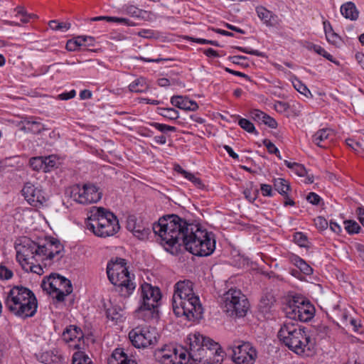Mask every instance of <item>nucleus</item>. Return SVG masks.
Instances as JSON below:
<instances>
[{"label": "nucleus", "instance_id": "obj_1", "mask_svg": "<svg viewBox=\"0 0 364 364\" xmlns=\"http://www.w3.org/2000/svg\"><path fill=\"white\" fill-rule=\"evenodd\" d=\"M152 230L158 235L167 250L176 245L198 257L211 255L215 250V237L198 223H188L176 215H168L153 224Z\"/></svg>", "mask_w": 364, "mask_h": 364}, {"label": "nucleus", "instance_id": "obj_2", "mask_svg": "<svg viewBox=\"0 0 364 364\" xmlns=\"http://www.w3.org/2000/svg\"><path fill=\"white\" fill-rule=\"evenodd\" d=\"M189 358L196 364H217L222 361L223 351L213 340L198 332L191 333L187 338Z\"/></svg>", "mask_w": 364, "mask_h": 364}, {"label": "nucleus", "instance_id": "obj_3", "mask_svg": "<svg viewBox=\"0 0 364 364\" xmlns=\"http://www.w3.org/2000/svg\"><path fill=\"white\" fill-rule=\"evenodd\" d=\"M278 338L289 350L300 355L314 353L315 341L301 328L292 322H286L278 332Z\"/></svg>", "mask_w": 364, "mask_h": 364}, {"label": "nucleus", "instance_id": "obj_4", "mask_svg": "<svg viewBox=\"0 0 364 364\" xmlns=\"http://www.w3.org/2000/svg\"><path fill=\"white\" fill-rule=\"evenodd\" d=\"M5 306L14 314L27 318L37 310V300L31 290L23 286H14L7 293Z\"/></svg>", "mask_w": 364, "mask_h": 364}, {"label": "nucleus", "instance_id": "obj_5", "mask_svg": "<svg viewBox=\"0 0 364 364\" xmlns=\"http://www.w3.org/2000/svg\"><path fill=\"white\" fill-rule=\"evenodd\" d=\"M86 225L88 230L101 237L112 236L120 228L116 215L102 207L92 208Z\"/></svg>", "mask_w": 364, "mask_h": 364}, {"label": "nucleus", "instance_id": "obj_6", "mask_svg": "<svg viewBox=\"0 0 364 364\" xmlns=\"http://www.w3.org/2000/svg\"><path fill=\"white\" fill-rule=\"evenodd\" d=\"M107 274L110 282L117 287L121 296L128 297L132 294L136 284L131 279L126 259L120 257L110 259L107 265Z\"/></svg>", "mask_w": 364, "mask_h": 364}, {"label": "nucleus", "instance_id": "obj_7", "mask_svg": "<svg viewBox=\"0 0 364 364\" xmlns=\"http://www.w3.org/2000/svg\"><path fill=\"white\" fill-rule=\"evenodd\" d=\"M161 299V293L159 287L146 282L141 284L139 306L134 311L135 317L145 321L156 318Z\"/></svg>", "mask_w": 364, "mask_h": 364}, {"label": "nucleus", "instance_id": "obj_8", "mask_svg": "<svg viewBox=\"0 0 364 364\" xmlns=\"http://www.w3.org/2000/svg\"><path fill=\"white\" fill-rule=\"evenodd\" d=\"M15 249L16 250V260L21 266L23 263L29 261L35 260L38 262L44 260L46 255V245L36 243L30 238L23 237L18 240L15 243Z\"/></svg>", "mask_w": 364, "mask_h": 364}, {"label": "nucleus", "instance_id": "obj_9", "mask_svg": "<svg viewBox=\"0 0 364 364\" xmlns=\"http://www.w3.org/2000/svg\"><path fill=\"white\" fill-rule=\"evenodd\" d=\"M172 307L177 317L184 316L188 321L201 318L203 313V306L197 295L175 299L172 301Z\"/></svg>", "mask_w": 364, "mask_h": 364}, {"label": "nucleus", "instance_id": "obj_10", "mask_svg": "<svg viewBox=\"0 0 364 364\" xmlns=\"http://www.w3.org/2000/svg\"><path fill=\"white\" fill-rule=\"evenodd\" d=\"M223 308L230 316L243 317L249 308V301L240 289H230L223 296Z\"/></svg>", "mask_w": 364, "mask_h": 364}, {"label": "nucleus", "instance_id": "obj_11", "mask_svg": "<svg viewBox=\"0 0 364 364\" xmlns=\"http://www.w3.org/2000/svg\"><path fill=\"white\" fill-rule=\"evenodd\" d=\"M284 312L291 320L308 322L314 318L316 310L309 301L294 298L284 307Z\"/></svg>", "mask_w": 364, "mask_h": 364}, {"label": "nucleus", "instance_id": "obj_12", "mask_svg": "<svg viewBox=\"0 0 364 364\" xmlns=\"http://www.w3.org/2000/svg\"><path fill=\"white\" fill-rule=\"evenodd\" d=\"M100 188L92 183H85L82 186L75 185L71 188L70 197L77 203L88 205L97 203L102 198Z\"/></svg>", "mask_w": 364, "mask_h": 364}, {"label": "nucleus", "instance_id": "obj_13", "mask_svg": "<svg viewBox=\"0 0 364 364\" xmlns=\"http://www.w3.org/2000/svg\"><path fill=\"white\" fill-rule=\"evenodd\" d=\"M47 282L49 284V291L47 289V294L51 295L58 302L63 301L65 296L73 291L70 281L58 274H50L47 277Z\"/></svg>", "mask_w": 364, "mask_h": 364}, {"label": "nucleus", "instance_id": "obj_14", "mask_svg": "<svg viewBox=\"0 0 364 364\" xmlns=\"http://www.w3.org/2000/svg\"><path fill=\"white\" fill-rule=\"evenodd\" d=\"M129 338L137 348H146L157 343L158 333L154 328L136 327L129 333Z\"/></svg>", "mask_w": 364, "mask_h": 364}, {"label": "nucleus", "instance_id": "obj_15", "mask_svg": "<svg viewBox=\"0 0 364 364\" xmlns=\"http://www.w3.org/2000/svg\"><path fill=\"white\" fill-rule=\"evenodd\" d=\"M232 360L237 364H253L257 351L248 342H237L232 346Z\"/></svg>", "mask_w": 364, "mask_h": 364}, {"label": "nucleus", "instance_id": "obj_16", "mask_svg": "<svg viewBox=\"0 0 364 364\" xmlns=\"http://www.w3.org/2000/svg\"><path fill=\"white\" fill-rule=\"evenodd\" d=\"M63 252L64 246L58 239L47 236V260L59 261Z\"/></svg>", "mask_w": 364, "mask_h": 364}, {"label": "nucleus", "instance_id": "obj_17", "mask_svg": "<svg viewBox=\"0 0 364 364\" xmlns=\"http://www.w3.org/2000/svg\"><path fill=\"white\" fill-rule=\"evenodd\" d=\"M155 356L161 364H173V360L177 359V349L172 345H165L156 351Z\"/></svg>", "mask_w": 364, "mask_h": 364}, {"label": "nucleus", "instance_id": "obj_18", "mask_svg": "<svg viewBox=\"0 0 364 364\" xmlns=\"http://www.w3.org/2000/svg\"><path fill=\"white\" fill-rule=\"evenodd\" d=\"M193 283L190 280H183L178 282L174 285V293L172 301L180 297L187 298L196 295L193 291Z\"/></svg>", "mask_w": 364, "mask_h": 364}, {"label": "nucleus", "instance_id": "obj_19", "mask_svg": "<svg viewBox=\"0 0 364 364\" xmlns=\"http://www.w3.org/2000/svg\"><path fill=\"white\" fill-rule=\"evenodd\" d=\"M171 103L173 106L184 110L196 111L198 108L196 102L180 95L173 96L171 98Z\"/></svg>", "mask_w": 364, "mask_h": 364}, {"label": "nucleus", "instance_id": "obj_20", "mask_svg": "<svg viewBox=\"0 0 364 364\" xmlns=\"http://www.w3.org/2000/svg\"><path fill=\"white\" fill-rule=\"evenodd\" d=\"M62 336L66 343L75 341H80L84 337V333L80 327L70 325L63 331Z\"/></svg>", "mask_w": 364, "mask_h": 364}, {"label": "nucleus", "instance_id": "obj_21", "mask_svg": "<svg viewBox=\"0 0 364 364\" xmlns=\"http://www.w3.org/2000/svg\"><path fill=\"white\" fill-rule=\"evenodd\" d=\"M108 364H137L134 360L129 358L122 348L115 349L108 359Z\"/></svg>", "mask_w": 364, "mask_h": 364}, {"label": "nucleus", "instance_id": "obj_22", "mask_svg": "<svg viewBox=\"0 0 364 364\" xmlns=\"http://www.w3.org/2000/svg\"><path fill=\"white\" fill-rule=\"evenodd\" d=\"M289 261L296 266L305 275L313 274V268L306 262L298 255L291 253L288 256Z\"/></svg>", "mask_w": 364, "mask_h": 364}, {"label": "nucleus", "instance_id": "obj_23", "mask_svg": "<svg viewBox=\"0 0 364 364\" xmlns=\"http://www.w3.org/2000/svg\"><path fill=\"white\" fill-rule=\"evenodd\" d=\"M256 12L258 17L264 24L267 26H274L277 23V16L274 15L272 11L266 9L263 6H257L256 8Z\"/></svg>", "mask_w": 364, "mask_h": 364}, {"label": "nucleus", "instance_id": "obj_24", "mask_svg": "<svg viewBox=\"0 0 364 364\" xmlns=\"http://www.w3.org/2000/svg\"><path fill=\"white\" fill-rule=\"evenodd\" d=\"M331 132V130L329 129H319L312 136V141L318 146L326 148L328 145L327 141L330 138Z\"/></svg>", "mask_w": 364, "mask_h": 364}, {"label": "nucleus", "instance_id": "obj_25", "mask_svg": "<svg viewBox=\"0 0 364 364\" xmlns=\"http://www.w3.org/2000/svg\"><path fill=\"white\" fill-rule=\"evenodd\" d=\"M341 14L351 21L357 20L359 12L354 3L351 1L346 2L341 6Z\"/></svg>", "mask_w": 364, "mask_h": 364}, {"label": "nucleus", "instance_id": "obj_26", "mask_svg": "<svg viewBox=\"0 0 364 364\" xmlns=\"http://www.w3.org/2000/svg\"><path fill=\"white\" fill-rule=\"evenodd\" d=\"M47 364H66V362L61 351L54 348L47 352Z\"/></svg>", "mask_w": 364, "mask_h": 364}, {"label": "nucleus", "instance_id": "obj_27", "mask_svg": "<svg viewBox=\"0 0 364 364\" xmlns=\"http://www.w3.org/2000/svg\"><path fill=\"white\" fill-rule=\"evenodd\" d=\"M273 185L274 189L283 196H287V193L290 191V184L284 178H274Z\"/></svg>", "mask_w": 364, "mask_h": 364}, {"label": "nucleus", "instance_id": "obj_28", "mask_svg": "<svg viewBox=\"0 0 364 364\" xmlns=\"http://www.w3.org/2000/svg\"><path fill=\"white\" fill-rule=\"evenodd\" d=\"M149 85L146 80L144 77H139L134 80L129 85V90L134 92H143L148 90Z\"/></svg>", "mask_w": 364, "mask_h": 364}, {"label": "nucleus", "instance_id": "obj_29", "mask_svg": "<svg viewBox=\"0 0 364 364\" xmlns=\"http://www.w3.org/2000/svg\"><path fill=\"white\" fill-rule=\"evenodd\" d=\"M106 314L108 319L117 323L122 321V309L120 306L117 305L111 306L107 309Z\"/></svg>", "mask_w": 364, "mask_h": 364}, {"label": "nucleus", "instance_id": "obj_30", "mask_svg": "<svg viewBox=\"0 0 364 364\" xmlns=\"http://www.w3.org/2000/svg\"><path fill=\"white\" fill-rule=\"evenodd\" d=\"M31 200L30 202L33 206L41 208L46 203L45 192L42 189L36 188L35 193L31 196Z\"/></svg>", "mask_w": 364, "mask_h": 364}, {"label": "nucleus", "instance_id": "obj_31", "mask_svg": "<svg viewBox=\"0 0 364 364\" xmlns=\"http://www.w3.org/2000/svg\"><path fill=\"white\" fill-rule=\"evenodd\" d=\"M122 11L124 14L134 18L143 17L142 14L144 13V11L142 9H139L134 5L129 4H124L122 8Z\"/></svg>", "mask_w": 364, "mask_h": 364}, {"label": "nucleus", "instance_id": "obj_32", "mask_svg": "<svg viewBox=\"0 0 364 364\" xmlns=\"http://www.w3.org/2000/svg\"><path fill=\"white\" fill-rule=\"evenodd\" d=\"M29 164L34 171H39L42 170L43 172H46V157H32L29 161Z\"/></svg>", "mask_w": 364, "mask_h": 364}, {"label": "nucleus", "instance_id": "obj_33", "mask_svg": "<svg viewBox=\"0 0 364 364\" xmlns=\"http://www.w3.org/2000/svg\"><path fill=\"white\" fill-rule=\"evenodd\" d=\"M72 364H92V361L85 352L77 351L73 355Z\"/></svg>", "mask_w": 364, "mask_h": 364}, {"label": "nucleus", "instance_id": "obj_34", "mask_svg": "<svg viewBox=\"0 0 364 364\" xmlns=\"http://www.w3.org/2000/svg\"><path fill=\"white\" fill-rule=\"evenodd\" d=\"M34 260L29 261L27 263H23L21 267L26 272H31L35 273L38 275H41L43 274V269L42 264H35Z\"/></svg>", "mask_w": 364, "mask_h": 364}, {"label": "nucleus", "instance_id": "obj_35", "mask_svg": "<svg viewBox=\"0 0 364 364\" xmlns=\"http://www.w3.org/2000/svg\"><path fill=\"white\" fill-rule=\"evenodd\" d=\"M234 117L239 119L238 124L240 127L249 133H254L257 135L258 132L255 129L254 124L248 119L240 118L239 115H235Z\"/></svg>", "mask_w": 364, "mask_h": 364}, {"label": "nucleus", "instance_id": "obj_36", "mask_svg": "<svg viewBox=\"0 0 364 364\" xmlns=\"http://www.w3.org/2000/svg\"><path fill=\"white\" fill-rule=\"evenodd\" d=\"M48 26L53 31L65 32L70 29L71 24L69 22H60L57 20L50 21Z\"/></svg>", "mask_w": 364, "mask_h": 364}, {"label": "nucleus", "instance_id": "obj_37", "mask_svg": "<svg viewBox=\"0 0 364 364\" xmlns=\"http://www.w3.org/2000/svg\"><path fill=\"white\" fill-rule=\"evenodd\" d=\"M349 326L352 327L353 331L358 334L364 333L363 321L360 317H350Z\"/></svg>", "mask_w": 364, "mask_h": 364}, {"label": "nucleus", "instance_id": "obj_38", "mask_svg": "<svg viewBox=\"0 0 364 364\" xmlns=\"http://www.w3.org/2000/svg\"><path fill=\"white\" fill-rule=\"evenodd\" d=\"M47 173L51 170L58 168L63 163V159L56 155H50L47 156Z\"/></svg>", "mask_w": 364, "mask_h": 364}, {"label": "nucleus", "instance_id": "obj_39", "mask_svg": "<svg viewBox=\"0 0 364 364\" xmlns=\"http://www.w3.org/2000/svg\"><path fill=\"white\" fill-rule=\"evenodd\" d=\"M159 114L164 117L171 120L176 119L179 117V113L174 108H159Z\"/></svg>", "mask_w": 364, "mask_h": 364}, {"label": "nucleus", "instance_id": "obj_40", "mask_svg": "<svg viewBox=\"0 0 364 364\" xmlns=\"http://www.w3.org/2000/svg\"><path fill=\"white\" fill-rule=\"evenodd\" d=\"M80 41H83V39L79 36L68 40L66 43L65 48L68 51L77 50L82 46Z\"/></svg>", "mask_w": 364, "mask_h": 364}, {"label": "nucleus", "instance_id": "obj_41", "mask_svg": "<svg viewBox=\"0 0 364 364\" xmlns=\"http://www.w3.org/2000/svg\"><path fill=\"white\" fill-rule=\"evenodd\" d=\"M150 233L149 228L142 227L137 224L136 228L133 231V235L138 237L139 240H144L147 238Z\"/></svg>", "mask_w": 364, "mask_h": 364}, {"label": "nucleus", "instance_id": "obj_42", "mask_svg": "<svg viewBox=\"0 0 364 364\" xmlns=\"http://www.w3.org/2000/svg\"><path fill=\"white\" fill-rule=\"evenodd\" d=\"M14 275L13 271L6 265V263L0 264V279L9 280Z\"/></svg>", "mask_w": 364, "mask_h": 364}, {"label": "nucleus", "instance_id": "obj_43", "mask_svg": "<svg viewBox=\"0 0 364 364\" xmlns=\"http://www.w3.org/2000/svg\"><path fill=\"white\" fill-rule=\"evenodd\" d=\"M294 87L301 94L304 95L306 97L311 95V92L308 89V87L301 82V80L296 78L293 82Z\"/></svg>", "mask_w": 364, "mask_h": 364}, {"label": "nucleus", "instance_id": "obj_44", "mask_svg": "<svg viewBox=\"0 0 364 364\" xmlns=\"http://www.w3.org/2000/svg\"><path fill=\"white\" fill-rule=\"evenodd\" d=\"M149 124L159 130V132L166 134L168 132H175L176 131V127L170 126L165 124H160L158 122H151Z\"/></svg>", "mask_w": 364, "mask_h": 364}, {"label": "nucleus", "instance_id": "obj_45", "mask_svg": "<svg viewBox=\"0 0 364 364\" xmlns=\"http://www.w3.org/2000/svg\"><path fill=\"white\" fill-rule=\"evenodd\" d=\"M345 229L349 234L358 233L361 229L358 223L353 220H346L344 222Z\"/></svg>", "mask_w": 364, "mask_h": 364}, {"label": "nucleus", "instance_id": "obj_46", "mask_svg": "<svg viewBox=\"0 0 364 364\" xmlns=\"http://www.w3.org/2000/svg\"><path fill=\"white\" fill-rule=\"evenodd\" d=\"M263 144L266 146L268 152L269 154H275L279 159H282V156L280 155L279 149L275 146V145L269 139H264L263 141Z\"/></svg>", "mask_w": 364, "mask_h": 364}, {"label": "nucleus", "instance_id": "obj_47", "mask_svg": "<svg viewBox=\"0 0 364 364\" xmlns=\"http://www.w3.org/2000/svg\"><path fill=\"white\" fill-rule=\"evenodd\" d=\"M294 241L300 247H306L308 243L307 237L303 232H296L294 235Z\"/></svg>", "mask_w": 364, "mask_h": 364}, {"label": "nucleus", "instance_id": "obj_48", "mask_svg": "<svg viewBox=\"0 0 364 364\" xmlns=\"http://www.w3.org/2000/svg\"><path fill=\"white\" fill-rule=\"evenodd\" d=\"M313 49L314 50L318 53V55H322L323 57H324L325 58H326L327 60H328L329 61L331 62H333L335 63V60L333 59V57L332 55H331L330 53H328L323 48H322L321 46H318V45H314L313 46Z\"/></svg>", "mask_w": 364, "mask_h": 364}, {"label": "nucleus", "instance_id": "obj_49", "mask_svg": "<svg viewBox=\"0 0 364 364\" xmlns=\"http://www.w3.org/2000/svg\"><path fill=\"white\" fill-rule=\"evenodd\" d=\"M184 178L191 181L197 188L200 189H203L205 188V185L203 183L202 180L198 177L196 176L192 173L188 172L186 176H185Z\"/></svg>", "mask_w": 364, "mask_h": 364}, {"label": "nucleus", "instance_id": "obj_50", "mask_svg": "<svg viewBox=\"0 0 364 364\" xmlns=\"http://www.w3.org/2000/svg\"><path fill=\"white\" fill-rule=\"evenodd\" d=\"M235 49H237L242 53H247V54H250V55H256V56L262 57V58L267 57V55L264 53L261 52L257 50H253V49H250L249 48H244V47H240V46H236Z\"/></svg>", "mask_w": 364, "mask_h": 364}, {"label": "nucleus", "instance_id": "obj_51", "mask_svg": "<svg viewBox=\"0 0 364 364\" xmlns=\"http://www.w3.org/2000/svg\"><path fill=\"white\" fill-rule=\"evenodd\" d=\"M36 188L33 186L31 184H26L22 189V194L24 196L25 198L30 203L31 200V196L35 193Z\"/></svg>", "mask_w": 364, "mask_h": 364}, {"label": "nucleus", "instance_id": "obj_52", "mask_svg": "<svg viewBox=\"0 0 364 364\" xmlns=\"http://www.w3.org/2000/svg\"><path fill=\"white\" fill-rule=\"evenodd\" d=\"M326 40L329 43L335 46L336 47H340L342 43L341 38L335 32L328 34L326 37Z\"/></svg>", "mask_w": 364, "mask_h": 364}, {"label": "nucleus", "instance_id": "obj_53", "mask_svg": "<svg viewBox=\"0 0 364 364\" xmlns=\"http://www.w3.org/2000/svg\"><path fill=\"white\" fill-rule=\"evenodd\" d=\"M258 194L259 191L257 189L255 190L254 192H252L251 189L246 188L243 191L245 198L251 203H253L257 199Z\"/></svg>", "mask_w": 364, "mask_h": 364}, {"label": "nucleus", "instance_id": "obj_54", "mask_svg": "<svg viewBox=\"0 0 364 364\" xmlns=\"http://www.w3.org/2000/svg\"><path fill=\"white\" fill-rule=\"evenodd\" d=\"M26 126L28 129H31L33 132H39L43 129V125L39 122L33 120H28L26 122Z\"/></svg>", "mask_w": 364, "mask_h": 364}, {"label": "nucleus", "instance_id": "obj_55", "mask_svg": "<svg viewBox=\"0 0 364 364\" xmlns=\"http://www.w3.org/2000/svg\"><path fill=\"white\" fill-rule=\"evenodd\" d=\"M314 223L316 227L321 230H324L328 228L327 220L321 216L316 217L314 219Z\"/></svg>", "mask_w": 364, "mask_h": 364}, {"label": "nucleus", "instance_id": "obj_56", "mask_svg": "<svg viewBox=\"0 0 364 364\" xmlns=\"http://www.w3.org/2000/svg\"><path fill=\"white\" fill-rule=\"evenodd\" d=\"M265 113L259 109H253L250 112L251 118L258 122H262Z\"/></svg>", "mask_w": 364, "mask_h": 364}, {"label": "nucleus", "instance_id": "obj_57", "mask_svg": "<svg viewBox=\"0 0 364 364\" xmlns=\"http://www.w3.org/2000/svg\"><path fill=\"white\" fill-rule=\"evenodd\" d=\"M108 22H114L120 24L127 25V26H133V23H131L130 20L126 18H119V17H109L107 18Z\"/></svg>", "mask_w": 364, "mask_h": 364}, {"label": "nucleus", "instance_id": "obj_58", "mask_svg": "<svg viewBox=\"0 0 364 364\" xmlns=\"http://www.w3.org/2000/svg\"><path fill=\"white\" fill-rule=\"evenodd\" d=\"M260 190L263 196L272 197L274 193L272 191V186L269 184L262 183L260 186Z\"/></svg>", "mask_w": 364, "mask_h": 364}, {"label": "nucleus", "instance_id": "obj_59", "mask_svg": "<svg viewBox=\"0 0 364 364\" xmlns=\"http://www.w3.org/2000/svg\"><path fill=\"white\" fill-rule=\"evenodd\" d=\"M306 200L312 205H318L321 200V198L314 192H311L306 196Z\"/></svg>", "mask_w": 364, "mask_h": 364}, {"label": "nucleus", "instance_id": "obj_60", "mask_svg": "<svg viewBox=\"0 0 364 364\" xmlns=\"http://www.w3.org/2000/svg\"><path fill=\"white\" fill-rule=\"evenodd\" d=\"M262 123H264V124H266L267 126L272 129H275L277 127V121L269 115L267 114L266 113L264 116Z\"/></svg>", "mask_w": 364, "mask_h": 364}, {"label": "nucleus", "instance_id": "obj_61", "mask_svg": "<svg viewBox=\"0 0 364 364\" xmlns=\"http://www.w3.org/2000/svg\"><path fill=\"white\" fill-rule=\"evenodd\" d=\"M76 92L75 90H72L69 92H64L57 96L58 100H68L75 97Z\"/></svg>", "mask_w": 364, "mask_h": 364}, {"label": "nucleus", "instance_id": "obj_62", "mask_svg": "<svg viewBox=\"0 0 364 364\" xmlns=\"http://www.w3.org/2000/svg\"><path fill=\"white\" fill-rule=\"evenodd\" d=\"M83 41H80L82 46H93L95 45V39L92 36H79Z\"/></svg>", "mask_w": 364, "mask_h": 364}, {"label": "nucleus", "instance_id": "obj_63", "mask_svg": "<svg viewBox=\"0 0 364 364\" xmlns=\"http://www.w3.org/2000/svg\"><path fill=\"white\" fill-rule=\"evenodd\" d=\"M296 166L294 168V171H295V173L299 176H304L307 171L305 168V167L302 165V164H296V165H295Z\"/></svg>", "mask_w": 364, "mask_h": 364}, {"label": "nucleus", "instance_id": "obj_64", "mask_svg": "<svg viewBox=\"0 0 364 364\" xmlns=\"http://www.w3.org/2000/svg\"><path fill=\"white\" fill-rule=\"evenodd\" d=\"M203 53L207 57H209V58H218L220 56L218 51L211 48L204 50Z\"/></svg>", "mask_w": 364, "mask_h": 364}]
</instances>
